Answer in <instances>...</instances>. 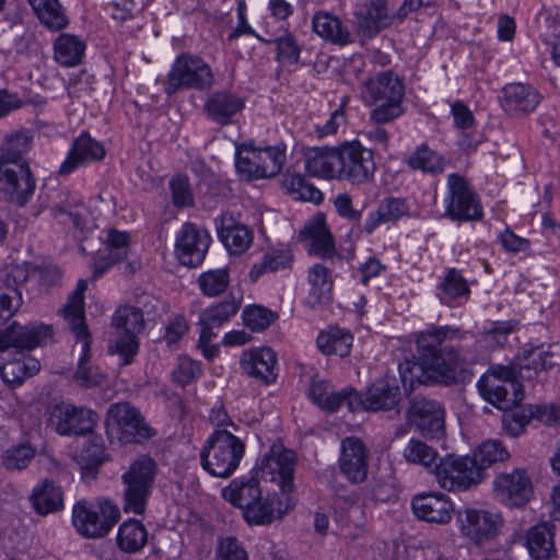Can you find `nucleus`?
I'll return each instance as SVG.
<instances>
[{"instance_id":"54","label":"nucleus","mask_w":560,"mask_h":560,"mask_svg":"<svg viewBox=\"0 0 560 560\" xmlns=\"http://www.w3.org/2000/svg\"><path fill=\"white\" fill-rule=\"evenodd\" d=\"M30 138L23 132L8 136L0 147V165L28 163L23 155L30 150Z\"/></svg>"},{"instance_id":"29","label":"nucleus","mask_w":560,"mask_h":560,"mask_svg":"<svg viewBox=\"0 0 560 560\" xmlns=\"http://www.w3.org/2000/svg\"><path fill=\"white\" fill-rule=\"evenodd\" d=\"M276 353L270 348L252 350L242 359L244 371L265 384H269L276 380Z\"/></svg>"},{"instance_id":"14","label":"nucleus","mask_w":560,"mask_h":560,"mask_svg":"<svg viewBox=\"0 0 560 560\" xmlns=\"http://www.w3.org/2000/svg\"><path fill=\"white\" fill-rule=\"evenodd\" d=\"M409 422L427 439L440 440L445 434V411L440 402L421 396L410 399Z\"/></svg>"},{"instance_id":"26","label":"nucleus","mask_w":560,"mask_h":560,"mask_svg":"<svg viewBox=\"0 0 560 560\" xmlns=\"http://www.w3.org/2000/svg\"><path fill=\"white\" fill-rule=\"evenodd\" d=\"M401 400V390L395 378L375 381L365 393V410H392Z\"/></svg>"},{"instance_id":"33","label":"nucleus","mask_w":560,"mask_h":560,"mask_svg":"<svg viewBox=\"0 0 560 560\" xmlns=\"http://www.w3.org/2000/svg\"><path fill=\"white\" fill-rule=\"evenodd\" d=\"M31 501L38 514L55 513L63 509V491L54 481L46 479L34 488Z\"/></svg>"},{"instance_id":"22","label":"nucleus","mask_w":560,"mask_h":560,"mask_svg":"<svg viewBox=\"0 0 560 560\" xmlns=\"http://www.w3.org/2000/svg\"><path fill=\"white\" fill-rule=\"evenodd\" d=\"M294 506L291 498L281 499L278 494L260 495L254 504L243 511V516L248 524L267 525L277 518H281Z\"/></svg>"},{"instance_id":"51","label":"nucleus","mask_w":560,"mask_h":560,"mask_svg":"<svg viewBox=\"0 0 560 560\" xmlns=\"http://www.w3.org/2000/svg\"><path fill=\"white\" fill-rule=\"evenodd\" d=\"M402 455L409 464L420 465L432 472H434V466L438 465L435 448L419 439H410L404 448Z\"/></svg>"},{"instance_id":"47","label":"nucleus","mask_w":560,"mask_h":560,"mask_svg":"<svg viewBox=\"0 0 560 560\" xmlns=\"http://www.w3.org/2000/svg\"><path fill=\"white\" fill-rule=\"evenodd\" d=\"M39 21L49 30L59 31L67 26L68 19L59 0H28Z\"/></svg>"},{"instance_id":"6","label":"nucleus","mask_w":560,"mask_h":560,"mask_svg":"<svg viewBox=\"0 0 560 560\" xmlns=\"http://www.w3.org/2000/svg\"><path fill=\"white\" fill-rule=\"evenodd\" d=\"M106 433L110 442L139 443L153 435L140 412L129 402L114 404L106 417Z\"/></svg>"},{"instance_id":"64","label":"nucleus","mask_w":560,"mask_h":560,"mask_svg":"<svg viewBox=\"0 0 560 560\" xmlns=\"http://www.w3.org/2000/svg\"><path fill=\"white\" fill-rule=\"evenodd\" d=\"M276 318V313L258 305L246 307L243 311L244 323L253 331H262L267 329Z\"/></svg>"},{"instance_id":"61","label":"nucleus","mask_w":560,"mask_h":560,"mask_svg":"<svg viewBox=\"0 0 560 560\" xmlns=\"http://www.w3.org/2000/svg\"><path fill=\"white\" fill-rule=\"evenodd\" d=\"M35 454V448L28 443L13 445L3 452L2 462L9 470H22L28 466Z\"/></svg>"},{"instance_id":"11","label":"nucleus","mask_w":560,"mask_h":560,"mask_svg":"<svg viewBox=\"0 0 560 560\" xmlns=\"http://www.w3.org/2000/svg\"><path fill=\"white\" fill-rule=\"evenodd\" d=\"M36 190V177L28 163L0 165V200L26 206Z\"/></svg>"},{"instance_id":"18","label":"nucleus","mask_w":560,"mask_h":560,"mask_svg":"<svg viewBox=\"0 0 560 560\" xmlns=\"http://www.w3.org/2000/svg\"><path fill=\"white\" fill-rule=\"evenodd\" d=\"M497 499L509 508L525 505L532 495V482L526 471L514 469L497 476L493 482Z\"/></svg>"},{"instance_id":"57","label":"nucleus","mask_w":560,"mask_h":560,"mask_svg":"<svg viewBox=\"0 0 560 560\" xmlns=\"http://www.w3.org/2000/svg\"><path fill=\"white\" fill-rule=\"evenodd\" d=\"M112 324L120 329L121 334L137 336L144 327L142 311L136 306H121L115 312Z\"/></svg>"},{"instance_id":"24","label":"nucleus","mask_w":560,"mask_h":560,"mask_svg":"<svg viewBox=\"0 0 560 560\" xmlns=\"http://www.w3.org/2000/svg\"><path fill=\"white\" fill-rule=\"evenodd\" d=\"M104 156L105 150L103 145L91 138L89 133L83 132L73 141L67 159L61 164L58 174L61 176L69 175L78 167L90 162L101 161Z\"/></svg>"},{"instance_id":"9","label":"nucleus","mask_w":560,"mask_h":560,"mask_svg":"<svg viewBox=\"0 0 560 560\" xmlns=\"http://www.w3.org/2000/svg\"><path fill=\"white\" fill-rule=\"evenodd\" d=\"M514 370L499 366L491 377L482 376L478 381L480 395L499 409L509 410L517 407L524 398L522 385L514 381Z\"/></svg>"},{"instance_id":"46","label":"nucleus","mask_w":560,"mask_h":560,"mask_svg":"<svg viewBox=\"0 0 560 560\" xmlns=\"http://www.w3.org/2000/svg\"><path fill=\"white\" fill-rule=\"evenodd\" d=\"M352 340L353 337L349 331L331 327L326 331H322L316 342L323 353L327 355L336 354L342 358L349 354Z\"/></svg>"},{"instance_id":"56","label":"nucleus","mask_w":560,"mask_h":560,"mask_svg":"<svg viewBox=\"0 0 560 560\" xmlns=\"http://www.w3.org/2000/svg\"><path fill=\"white\" fill-rule=\"evenodd\" d=\"M439 289L440 301L446 305H451L456 299L469 293L467 281L456 269L447 271Z\"/></svg>"},{"instance_id":"59","label":"nucleus","mask_w":560,"mask_h":560,"mask_svg":"<svg viewBox=\"0 0 560 560\" xmlns=\"http://www.w3.org/2000/svg\"><path fill=\"white\" fill-rule=\"evenodd\" d=\"M293 260L290 250H276L268 253L264 256L261 262L255 264L250 271L249 277L252 281H256L265 272H273L289 268Z\"/></svg>"},{"instance_id":"63","label":"nucleus","mask_w":560,"mask_h":560,"mask_svg":"<svg viewBox=\"0 0 560 560\" xmlns=\"http://www.w3.org/2000/svg\"><path fill=\"white\" fill-rule=\"evenodd\" d=\"M139 350L138 337L133 334H120L108 346V352L119 355L121 365H129L133 362Z\"/></svg>"},{"instance_id":"8","label":"nucleus","mask_w":560,"mask_h":560,"mask_svg":"<svg viewBox=\"0 0 560 560\" xmlns=\"http://www.w3.org/2000/svg\"><path fill=\"white\" fill-rule=\"evenodd\" d=\"M213 84L210 67L199 57L179 56L164 82V91L171 96L182 89H208Z\"/></svg>"},{"instance_id":"25","label":"nucleus","mask_w":560,"mask_h":560,"mask_svg":"<svg viewBox=\"0 0 560 560\" xmlns=\"http://www.w3.org/2000/svg\"><path fill=\"white\" fill-rule=\"evenodd\" d=\"M415 515L422 521L446 524L452 518L453 504L442 493H427L416 497L411 503Z\"/></svg>"},{"instance_id":"48","label":"nucleus","mask_w":560,"mask_h":560,"mask_svg":"<svg viewBox=\"0 0 560 560\" xmlns=\"http://www.w3.org/2000/svg\"><path fill=\"white\" fill-rule=\"evenodd\" d=\"M147 540L148 532L140 521L128 520L119 526L117 545L122 551L137 552L144 547Z\"/></svg>"},{"instance_id":"17","label":"nucleus","mask_w":560,"mask_h":560,"mask_svg":"<svg viewBox=\"0 0 560 560\" xmlns=\"http://www.w3.org/2000/svg\"><path fill=\"white\" fill-rule=\"evenodd\" d=\"M447 186L450 196L446 214L453 220H479L482 215L480 203L465 179L458 174H451L447 178Z\"/></svg>"},{"instance_id":"12","label":"nucleus","mask_w":560,"mask_h":560,"mask_svg":"<svg viewBox=\"0 0 560 560\" xmlns=\"http://www.w3.org/2000/svg\"><path fill=\"white\" fill-rule=\"evenodd\" d=\"M439 486L447 491L467 490L482 480L480 469L469 456L447 455L434 466Z\"/></svg>"},{"instance_id":"42","label":"nucleus","mask_w":560,"mask_h":560,"mask_svg":"<svg viewBox=\"0 0 560 560\" xmlns=\"http://www.w3.org/2000/svg\"><path fill=\"white\" fill-rule=\"evenodd\" d=\"M47 207L52 217L59 220L60 223L65 225L72 224L75 229H82L84 226L85 221L80 211V207L69 200L66 191L56 189Z\"/></svg>"},{"instance_id":"13","label":"nucleus","mask_w":560,"mask_h":560,"mask_svg":"<svg viewBox=\"0 0 560 560\" xmlns=\"http://www.w3.org/2000/svg\"><path fill=\"white\" fill-rule=\"evenodd\" d=\"M95 417L91 409L60 402L49 408L47 427L60 435H83L93 430Z\"/></svg>"},{"instance_id":"28","label":"nucleus","mask_w":560,"mask_h":560,"mask_svg":"<svg viewBox=\"0 0 560 560\" xmlns=\"http://www.w3.org/2000/svg\"><path fill=\"white\" fill-rule=\"evenodd\" d=\"M395 16L389 12L386 0H372L357 13L358 28L363 35L373 37L389 26Z\"/></svg>"},{"instance_id":"30","label":"nucleus","mask_w":560,"mask_h":560,"mask_svg":"<svg viewBox=\"0 0 560 560\" xmlns=\"http://www.w3.org/2000/svg\"><path fill=\"white\" fill-rule=\"evenodd\" d=\"M503 106L506 110L522 114L533 112L541 101L536 89L523 83H511L502 90Z\"/></svg>"},{"instance_id":"40","label":"nucleus","mask_w":560,"mask_h":560,"mask_svg":"<svg viewBox=\"0 0 560 560\" xmlns=\"http://www.w3.org/2000/svg\"><path fill=\"white\" fill-rule=\"evenodd\" d=\"M85 280H79L75 290L70 294L68 303L60 311L73 334H82L88 329L84 317Z\"/></svg>"},{"instance_id":"39","label":"nucleus","mask_w":560,"mask_h":560,"mask_svg":"<svg viewBox=\"0 0 560 560\" xmlns=\"http://www.w3.org/2000/svg\"><path fill=\"white\" fill-rule=\"evenodd\" d=\"M407 212L408 206L404 199L386 198L378 205L375 211L370 212L363 229L366 233L371 234L381 224L396 222Z\"/></svg>"},{"instance_id":"49","label":"nucleus","mask_w":560,"mask_h":560,"mask_svg":"<svg viewBox=\"0 0 560 560\" xmlns=\"http://www.w3.org/2000/svg\"><path fill=\"white\" fill-rule=\"evenodd\" d=\"M407 163L412 170L436 175L444 172L446 161L427 144H422L409 155Z\"/></svg>"},{"instance_id":"20","label":"nucleus","mask_w":560,"mask_h":560,"mask_svg":"<svg viewBox=\"0 0 560 560\" xmlns=\"http://www.w3.org/2000/svg\"><path fill=\"white\" fill-rule=\"evenodd\" d=\"M368 458L369 453L361 439L349 436L341 441L339 467L350 482L360 483L366 479Z\"/></svg>"},{"instance_id":"58","label":"nucleus","mask_w":560,"mask_h":560,"mask_svg":"<svg viewBox=\"0 0 560 560\" xmlns=\"http://www.w3.org/2000/svg\"><path fill=\"white\" fill-rule=\"evenodd\" d=\"M508 411H511L509 413H505L502 419L503 429L506 431V433L511 436H518L523 433L525 427L528 424V422L535 418L538 417L539 413V407H527V408H516L513 407L512 409H509Z\"/></svg>"},{"instance_id":"62","label":"nucleus","mask_w":560,"mask_h":560,"mask_svg":"<svg viewBox=\"0 0 560 560\" xmlns=\"http://www.w3.org/2000/svg\"><path fill=\"white\" fill-rule=\"evenodd\" d=\"M282 184L288 191L296 194L298 198L302 200L312 202L322 200L320 190L308 184L300 174H285Z\"/></svg>"},{"instance_id":"44","label":"nucleus","mask_w":560,"mask_h":560,"mask_svg":"<svg viewBox=\"0 0 560 560\" xmlns=\"http://www.w3.org/2000/svg\"><path fill=\"white\" fill-rule=\"evenodd\" d=\"M311 290L308 294V304L312 307L325 304L330 300L332 281L330 270L320 265H314L308 272Z\"/></svg>"},{"instance_id":"37","label":"nucleus","mask_w":560,"mask_h":560,"mask_svg":"<svg viewBox=\"0 0 560 560\" xmlns=\"http://www.w3.org/2000/svg\"><path fill=\"white\" fill-rule=\"evenodd\" d=\"M73 335L77 340L82 343V354L78 363V369L74 373V381L85 388L101 385L104 381V375L100 372L98 368L92 365L90 362L91 336L89 330Z\"/></svg>"},{"instance_id":"55","label":"nucleus","mask_w":560,"mask_h":560,"mask_svg":"<svg viewBox=\"0 0 560 560\" xmlns=\"http://www.w3.org/2000/svg\"><path fill=\"white\" fill-rule=\"evenodd\" d=\"M329 385L325 381L313 380L308 390V398L320 409L335 412L341 407L342 396L338 392H329Z\"/></svg>"},{"instance_id":"34","label":"nucleus","mask_w":560,"mask_h":560,"mask_svg":"<svg viewBox=\"0 0 560 560\" xmlns=\"http://www.w3.org/2000/svg\"><path fill=\"white\" fill-rule=\"evenodd\" d=\"M219 237L233 255L243 254L253 242L252 231L245 225L235 223L232 217L222 218Z\"/></svg>"},{"instance_id":"50","label":"nucleus","mask_w":560,"mask_h":560,"mask_svg":"<svg viewBox=\"0 0 560 560\" xmlns=\"http://www.w3.org/2000/svg\"><path fill=\"white\" fill-rule=\"evenodd\" d=\"M510 453L498 440H489L479 445L475 451L470 460H475V466L480 469L482 479L485 478V470L491 465L509 459Z\"/></svg>"},{"instance_id":"32","label":"nucleus","mask_w":560,"mask_h":560,"mask_svg":"<svg viewBox=\"0 0 560 560\" xmlns=\"http://www.w3.org/2000/svg\"><path fill=\"white\" fill-rule=\"evenodd\" d=\"M222 495L234 506L244 511L250 504H254L257 499H260L261 489L256 478L242 477L231 481V483L222 490Z\"/></svg>"},{"instance_id":"7","label":"nucleus","mask_w":560,"mask_h":560,"mask_svg":"<svg viewBox=\"0 0 560 560\" xmlns=\"http://www.w3.org/2000/svg\"><path fill=\"white\" fill-rule=\"evenodd\" d=\"M284 161V151L278 147L258 149L244 143L236 149L237 172L247 179L276 176Z\"/></svg>"},{"instance_id":"52","label":"nucleus","mask_w":560,"mask_h":560,"mask_svg":"<svg viewBox=\"0 0 560 560\" xmlns=\"http://www.w3.org/2000/svg\"><path fill=\"white\" fill-rule=\"evenodd\" d=\"M84 49V44L78 37L62 34L55 43V58L60 65L72 67L80 62Z\"/></svg>"},{"instance_id":"53","label":"nucleus","mask_w":560,"mask_h":560,"mask_svg":"<svg viewBox=\"0 0 560 560\" xmlns=\"http://www.w3.org/2000/svg\"><path fill=\"white\" fill-rule=\"evenodd\" d=\"M105 447L101 435H90L80 454L82 476L94 475L104 460Z\"/></svg>"},{"instance_id":"23","label":"nucleus","mask_w":560,"mask_h":560,"mask_svg":"<svg viewBox=\"0 0 560 560\" xmlns=\"http://www.w3.org/2000/svg\"><path fill=\"white\" fill-rule=\"evenodd\" d=\"M300 238L307 242L308 253L322 258L331 257L335 254V243L331 233L326 225L323 213H317L300 231Z\"/></svg>"},{"instance_id":"31","label":"nucleus","mask_w":560,"mask_h":560,"mask_svg":"<svg viewBox=\"0 0 560 560\" xmlns=\"http://www.w3.org/2000/svg\"><path fill=\"white\" fill-rule=\"evenodd\" d=\"M313 31L323 39L336 45L351 43V34L342 22L326 11L316 12L312 20Z\"/></svg>"},{"instance_id":"36","label":"nucleus","mask_w":560,"mask_h":560,"mask_svg":"<svg viewBox=\"0 0 560 560\" xmlns=\"http://www.w3.org/2000/svg\"><path fill=\"white\" fill-rule=\"evenodd\" d=\"M26 279L22 268L15 267L7 276L0 280V306L2 318H11L22 304V295L16 288L18 281Z\"/></svg>"},{"instance_id":"5","label":"nucleus","mask_w":560,"mask_h":560,"mask_svg":"<svg viewBox=\"0 0 560 560\" xmlns=\"http://www.w3.org/2000/svg\"><path fill=\"white\" fill-rule=\"evenodd\" d=\"M156 476V464L149 456H141L135 460L122 475L125 486L124 511L142 514L145 511Z\"/></svg>"},{"instance_id":"41","label":"nucleus","mask_w":560,"mask_h":560,"mask_svg":"<svg viewBox=\"0 0 560 560\" xmlns=\"http://www.w3.org/2000/svg\"><path fill=\"white\" fill-rule=\"evenodd\" d=\"M553 529L552 524L545 522L528 530L526 546L533 558L547 559L555 552Z\"/></svg>"},{"instance_id":"15","label":"nucleus","mask_w":560,"mask_h":560,"mask_svg":"<svg viewBox=\"0 0 560 560\" xmlns=\"http://www.w3.org/2000/svg\"><path fill=\"white\" fill-rule=\"evenodd\" d=\"M211 244L209 232L192 222H185L176 233L175 256L183 266L195 268L202 264Z\"/></svg>"},{"instance_id":"43","label":"nucleus","mask_w":560,"mask_h":560,"mask_svg":"<svg viewBox=\"0 0 560 560\" xmlns=\"http://www.w3.org/2000/svg\"><path fill=\"white\" fill-rule=\"evenodd\" d=\"M241 306V300L232 293L228 295L221 303L206 308L199 317L202 328L208 330L219 328L233 317Z\"/></svg>"},{"instance_id":"38","label":"nucleus","mask_w":560,"mask_h":560,"mask_svg":"<svg viewBox=\"0 0 560 560\" xmlns=\"http://www.w3.org/2000/svg\"><path fill=\"white\" fill-rule=\"evenodd\" d=\"M243 107L242 98L225 91L215 92L205 104L208 116L221 125L228 124Z\"/></svg>"},{"instance_id":"60","label":"nucleus","mask_w":560,"mask_h":560,"mask_svg":"<svg viewBox=\"0 0 560 560\" xmlns=\"http://www.w3.org/2000/svg\"><path fill=\"white\" fill-rule=\"evenodd\" d=\"M230 283L226 269H215L202 272L198 278L199 289L206 296H218L222 294Z\"/></svg>"},{"instance_id":"27","label":"nucleus","mask_w":560,"mask_h":560,"mask_svg":"<svg viewBox=\"0 0 560 560\" xmlns=\"http://www.w3.org/2000/svg\"><path fill=\"white\" fill-rule=\"evenodd\" d=\"M105 254L98 255L95 261L93 278L101 277L112 265L128 258L129 234L109 230L105 241Z\"/></svg>"},{"instance_id":"21","label":"nucleus","mask_w":560,"mask_h":560,"mask_svg":"<svg viewBox=\"0 0 560 560\" xmlns=\"http://www.w3.org/2000/svg\"><path fill=\"white\" fill-rule=\"evenodd\" d=\"M294 467L295 454L290 450H279L272 447L265 455L260 469L264 475H271L272 479L279 478V486L284 494L294 490Z\"/></svg>"},{"instance_id":"45","label":"nucleus","mask_w":560,"mask_h":560,"mask_svg":"<svg viewBox=\"0 0 560 560\" xmlns=\"http://www.w3.org/2000/svg\"><path fill=\"white\" fill-rule=\"evenodd\" d=\"M40 370L38 360L27 357L23 360L9 361L0 365V375L10 386H20L26 378L36 375Z\"/></svg>"},{"instance_id":"3","label":"nucleus","mask_w":560,"mask_h":560,"mask_svg":"<svg viewBox=\"0 0 560 560\" xmlns=\"http://www.w3.org/2000/svg\"><path fill=\"white\" fill-rule=\"evenodd\" d=\"M245 444L226 430H215L200 452L202 468L219 478L230 477L238 467Z\"/></svg>"},{"instance_id":"35","label":"nucleus","mask_w":560,"mask_h":560,"mask_svg":"<svg viewBox=\"0 0 560 560\" xmlns=\"http://www.w3.org/2000/svg\"><path fill=\"white\" fill-rule=\"evenodd\" d=\"M335 158H337V147L314 148L306 154L305 167L313 176L338 179V166Z\"/></svg>"},{"instance_id":"19","label":"nucleus","mask_w":560,"mask_h":560,"mask_svg":"<svg viewBox=\"0 0 560 560\" xmlns=\"http://www.w3.org/2000/svg\"><path fill=\"white\" fill-rule=\"evenodd\" d=\"M459 522L464 536L476 544H482L497 537L502 517L499 513L487 510L466 509L459 513Z\"/></svg>"},{"instance_id":"4","label":"nucleus","mask_w":560,"mask_h":560,"mask_svg":"<svg viewBox=\"0 0 560 560\" xmlns=\"http://www.w3.org/2000/svg\"><path fill=\"white\" fill-rule=\"evenodd\" d=\"M119 517V508L106 499L95 502L81 500L72 509V524L84 538L95 539L106 536Z\"/></svg>"},{"instance_id":"1","label":"nucleus","mask_w":560,"mask_h":560,"mask_svg":"<svg viewBox=\"0 0 560 560\" xmlns=\"http://www.w3.org/2000/svg\"><path fill=\"white\" fill-rule=\"evenodd\" d=\"M456 330L448 327L428 329L417 338V360H407L399 364V373L404 384L413 386L431 382L444 384L465 383L474 375V366L479 355L456 349L445 341L456 338Z\"/></svg>"},{"instance_id":"2","label":"nucleus","mask_w":560,"mask_h":560,"mask_svg":"<svg viewBox=\"0 0 560 560\" xmlns=\"http://www.w3.org/2000/svg\"><path fill=\"white\" fill-rule=\"evenodd\" d=\"M361 95L365 103L377 104L371 112V120L375 124L389 122L404 113L405 86L392 71L378 72L366 80Z\"/></svg>"},{"instance_id":"16","label":"nucleus","mask_w":560,"mask_h":560,"mask_svg":"<svg viewBox=\"0 0 560 560\" xmlns=\"http://www.w3.org/2000/svg\"><path fill=\"white\" fill-rule=\"evenodd\" d=\"M52 328L42 323L21 325L12 323L8 328L0 330V352L10 348L18 352L31 351L46 343L51 338Z\"/></svg>"},{"instance_id":"10","label":"nucleus","mask_w":560,"mask_h":560,"mask_svg":"<svg viewBox=\"0 0 560 560\" xmlns=\"http://www.w3.org/2000/svg\"><path fill=\"white\" fill-rule=\"evenodd\" d=\"M336 164L338 179L352 184H363L373 177L375 162L371 150L364 148L359 141H346L337 147Z\"/></svg>"}]
</instances>
